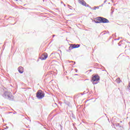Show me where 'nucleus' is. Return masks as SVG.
<instances>
[{
  "label": "nucleus",
  "mask_w": 130,
  "mask_h": 130,
  "mask_svg": "<svg viewBox=\"0 0 130 130\" xmlns=\"http://www.w3.org/2000/svg\"><path fill=\"white\" fill-rule=\"evenodd\" d=\"M128 88L129 89V90H130V85H129L128 86Z\"/></svg>",
  "instance_id": "nucleus-9"
},
{
  "label": "nucleus",
  "mask_w": 130,
  "mask_h": 130,
  "mask_svg": "<svg viewBox=\"0 0 130 130\" xmlns=\"http://www.w3.org/2000/svg\"><path fill=\"white\" fill-rule=\"evenodd\" d=\"M99 80H100V77L98 75H94L92 78L91 82H93V84H97Z\"/></svg>",
  "instance_id": "nucleus-2"
},
{
  "label": "nucleus",
  "mask_w": 130,
  "mask_h": 130,
  "mask_svg": "<svg viewBox=\"0 0 130 130\" xmlns=\"http://www.w3.org/2000/svg\"><path fill=\"white\" fill-rule=\"evenodd\" d=\"M79 4L82 5V6H84L85 7H89V5L87 4L85 1L83 0H78Z\"/></svg>",
  "instance_id": "nucleus-5"
},
{
  "label": "nucleus",
  "mask_w": 130,
  "mask_h": 130,
  "mask_svg": "<svg viewBox=\"0 0 130 130\" xmlns=\"http://www.w3.org/2000/svg\"><path fill=\"white\" fill-rule=\"evenodd\" d=\"M48 55L47 53H43L41 56V59L42 60H45L47 58Z\"/></svg>",
  "instance_id": "nucleus-4"
},
{
  "label": "nucleus",
  "mask_w": 130,
  "mask_h": 130,
  "mask_svg": "<svg viewBox=\"0 0 130 130\" xmlns=\"http://www.w3.org/2000/svg\"><path fill=\"white\" fill-rule=\"evenodd\" d=\"M45 96L44 92L42 90H40L37 93V97L39 99H42Z\"/></svg>",
  "instance_id": "nucleus-1"
},
{
  "label": "nucleus",
  "mask_w": 130,
  "mask_h": 130,
  "mask_svg": "<svg viewBox=\"0 0 130 130\" xmlns=\"http://www.w3.org/2000/svg\"><path fill=\"white\" fill-rule=\"evenodd\" d=\"M18 72L20 74H23V73H24V68H23L22 67H20L18 68Z\"/></svg>",
  "instance_id": "nucleus-7"
},
{
  "label": "nucleus",
  "mask_w": 130,
  "mask_h": 130,
  "mask_svg": "<svg viewBox=\"0 0 130 130\" xmlns=\"http://www.w3.org/2000/svg\"><path fill=\"white\" fill-rule=\"evenodd\" d=\"M102 23H109V20L106 18L102 17Z\"/></svg>",
  "instance_id": "nucleus-8"
},
{
  "label": "nucleus",
  "mask_w": 130,
  "mask_h": 130,
  "mask_svg": "<svg viewBox=\"0 0 130 130\" xmlns=\"http://www.w3.org/2000/svg\"><path fill=\"white\" fill-rule=\"evenodd\" d=\"M95 23H102V17H97L96 18Z\"/></svg>",
  "instance_id": "nucleus-6"
},
{
  "label": "nucleus",
  "mask_w": 130,
  "mask_h": 130,
  "mask_svg": "<svg viewBox=\"0 0 130 130\" xmlns=\"http://www.w3.org/2000/svg\"><path fill=\"white\" fill-rule=\"evenodd\" d=\"M80 47V45L77 44H71L69 47V50H72V49H74V48H79Z\"/></svg>",
  "instance_id": "nucleus-3"
}]
</instances>
